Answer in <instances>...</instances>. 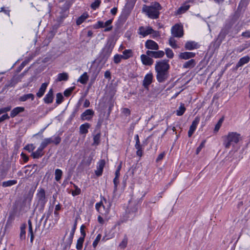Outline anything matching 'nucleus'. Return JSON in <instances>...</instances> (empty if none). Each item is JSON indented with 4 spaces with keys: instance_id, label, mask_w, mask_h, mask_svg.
Masks as SVG:
<instances>
[{
    "instance_id": "nucleus-1",
    "label": "nucleus",
    "mask_w": 250,
    "mask_h": 250,
    "mask_svg": "<svg viewBox=\"0 0 250 250\" xmlns=\"http://www.w3.org/2000/svg\"><path fill=\"white\" fill-rule=\"evenodd\" d=\"M162 9L160 4L156 1L151 2L150 5H144L142 11L146 13L148 18L151 19H157L159 17L160 10Z\"/></svg>"
},
{
    "instance_id": "nucleus-2",
    "label": "nucleus",
    "mask_w": 250,
    "mask_h": 250,
    "mask_svg": "<svg viewBox=\"0 0 250 250\" xmlns=\"http://www.w3.org/2000/svg\"><path fill=\"white\" fill-rule=\"evenodd\" d=\"M241 140L242 137L240 134L234 132H229L224 141L223 145L225 148H229L231 145L234 146Z\"/></svg>"
},
{
    "instance_id": "nucleus-3",
    "label": "nucleus",
    "mask_w": 250,
    "mask_h": 250,
    "mask_svg": "<svg viewBox=\"0 0 250 250\" xmlns=\"http://www.w3.org/2000/svg\"><path fill=\"white\" fill-rule=\"evenodd\" d=\"M168 62L169 60L167 59L156 62L155 66V70L169 72L170 65Z\"/></svg>"
},
{
    "instance_id": "nucleus-4",
    "label": "nucleus",
    "mask_w": 250,
    "mask_h": 250,
    "mask_svg": "<svg viewBox=\"0 0 250 250\" xmlns=\"http://www.w3.org/2000/svg\"><path fill=\"white\" fill-rule=\"evenodd\" d=\"M171 34L174 37L181 38L183 36V26L179 24H176L171 28Z\"/></svg>"
},
{
    "instance_id": "nucleus-5",
    "label": "nucleus",
    "mask_w": 250,
    "mask_h": 250,
    "mask_svg": "<svg viewBox=\"0 0 250 250\" xmlns=\"http://www.w3.org/2000/svg\"><path fill=\"white\" fill-rule=\"evenodd\" d=\"M156 72V79L160 83L165 82L169 77V72L155 70Z\"/></svg>"
},
{
    "instance_id": "nucleus-6",
    "label": "nucleus",
    "mask_w": 250,
    "mask_h": 250,
    "mask_svg": "<svg viewBox=\"0 0 250 250\" xmlns=\"http://www.w3.org/2000/svg\"><path fill=\"white\" fill-rule=\"evenodd\" d=\"M94 111L91 109H86L81 115V118L83 121H89L93 117Z\"/></svg>"
},
{
    "instance_id": "nucleus-7",
    "label": "nucleus",
    "mask_w": 250,
    "mask_h": 250,
    "mask_svg": "<svg viewBox=\"0 0 250 250\" xmlns=\"http://www.w3.org/2000/svg\"><path fill=\"white\" fill-rule=\"evenodd\" d=\"M146 54L151 58L157 59L163 57L165 55V52L161 50L158 51L147 50L146 52Z\"/></svg>"
},
{
    "instance_id": "nucleus-8",
    "label": "nucleus",
    "mask_w": 250,
    "mask_h": 250,
    "mask_svg": "<svg viewBox=\"0 0 250 250\" xmlns=\"http://www.w3.org/2000/svg\"><path fill=\"white\" fill-rule=\"evenodd\" d=\"M153 80V74L152 73L147 74L144 77L143 81V85L146 89H148L149 85Z\"/></svg>"
},
{
    "instance_id": "nucleus-9",
    "label": "nucleus",
    "mask_w": 250,
    "mask_h": 250,
    "mask_svg": "<svg viewBox=\"0 0 250 250\" xmlns=\"http://www.w3.org/2000/svg\"><path fill=\"white\" fill-rule=\"evenodd\" d=\"M122 162H121L120 164L118 166L117 168L115 171V177L113 179V183L114 185L115 190H116L118 185L119 183V178L120 175V170L122 168Z\"/></svg>"
},
{
    "instance_id": "nucleus-10",
    "label": "nucleus",
    "mask_w": 250,
    "mask_h": 250,
    "mask_svg": "<svg viewBox=\"0 0 250 250\" xmlns=\"http://www.w3.org/2000/svg\"><path fill=\"white\" fill-rule=\"evenodd\" d=\"M145 47L148 49L157 50L159 49L158 44L154 41L148 40L145 42Z\"/></svg>"
},
{
    "instance_id": "nucleus-11",
    "label": "nucleus",
    "mask_w": 250,
    "mask_h": 250,
    "mask_svg": "<svg viewBox=\"0 0 250 250\" xmlns=\"http://www.w3.org/2000/svg\"><path fill=\"white\" fill-rule=\"evenodd\" d=\"M141 59L143 64L145 65H151L154 62L153 59L150 57L147 56L146 54L141 55Z\"/></svg>"
},
{
    "instance_id": "nucleus-12",
    "label": "nucleus",
    "mask_w": 250,
    "mask_h": 250,
    "mask_svg": "<svg viewBox=\"0 0 250 250\" xmlns=\"http://www.w3.org/2000/svg\"><path fill=\"white\" fill-rule=\"evenodd\" d=\"M37 197L39 200V202H41V203H45L46 202V201L45 192L44 189L42 188L38 189Z\"/></svg>"
},
{
    "instance_id": "nucleus-13",
    "label": "nucleus",
    "mask_w": 250,
    "mask_h": 250,
    "mask_svg": "<svg viewBox=\"0 0 250 250\" xmlns=\"http://www.w3.org/2000/svg\"><path fill=\"white\" fill-rule=\"evenodd\" d=\"M199 47L198 43L194 41H188L185 44V48L186 50H192Z\"/></svg>"
},
{
    "instance_id": "nucleus-14",
    "label": "nucleus",
    "mask_w": 250,
    "mask_h": 250,
    "mask_svg": "<svg viewBox=\"0 0 250 250\" xmlns=\"http://www.w3.org/2000/svg\"><path fill=\"white\" fill-rule=\"evenodd\" d=\"M250 61V58L248 56H246L241 58L236 65L235 69L237 70L239 67L243 66L244 64L248 63Z\"/></svg>"
},
{
    "instance_id": "nucleus-15",
    "label": "nucleus",
    "mask_w": 250,
    "mask_h": 250,
    "mask_svg": "<svg viewBox=\"0 0 250 250\" xmlns=\"http://www.w3.org/2000/svg\"><path fill=\"white\" fill-rule=\"evenodd\" d=\"M139 34L143 37H145L149 34H151L152 32H153V29L150 26L147 27L146 29H145L144 27L141 26L139 28Z\"/></svg>"
},
{
    "instance_id": "nucleus-16",
    "label": "nucleus",
    "mask_w": 250,
    "mask_h": 250,
    "mask_svg": "<svg viewBox=\"0 0 250 250\" xmlns=\"http://www.w3.org/2000/svg\"><path fill=\"white\" fill-rule=\"evenodd\" d=\"M195 53L190 52H185L180 53L179 57L181 59L188 60L194 58L195 56Z\"/></svg>"
},
{
    "instance_id": "nucleus-17",
    "label": "nucleus",
    "mask_w": 250,
    "mask_h": 250,
    "mask_svg": "<svg viewBox=\"0 0 250 250\" xmlns=\"http://www.w3.org/2000/svg\"><path fill=\"white\" fill-rule=\"evenodd\" d=\"M44 102L46 104H50L53 101V91L52 89H50L45 95L43 99Z\"/></svg>"
},
{
    "instance_id": "nucleus-18",
    "label": "nucleus",
    "mask_w": 250,
    "mask_h": 250,
    "mask_svg": "<svg viewBox=\"0 0 250 250\" xmlns=\"http://www.w3.org/2000/svg\"><path fill=\"white\" fill-rule=\"evenodd\" d=\"M250 0H241L239 5L238 6L236 11L235 12L236 15H238L240 14L242 10L244 7H246L249 3V1Z\"/></svg>"
},
{
    "instance_id": "nucleus-19",
    "label": "nucleus",
    "mask_w": 250,
    "mask_h": 250,
    "mask_svg": "<svg viewBox=\"0 0 250 250\" xmlns=\"http://www.w3.org/2000/svg\"><path fill=\"white\" fill-rule=\"evenodd\" d=\"M105 162L104 160H101L98 163L95 174L99 176L102 175Z\"/></svg>"
},
{
    "instance_id": "nucleus-20",
    "label": "nucleus",
    "mask_w": 250,
    "mask_h": 250,
    "mask_svg": "<svg viewBox=\"0 0 250 250\" xmlns=\"http://www.w3.org/2000/svg\"><path fill=\"white\" fill-rule=\"evenodd\" d=\"M76 228H77V222H75L74 224V226L70 231L69 236L68 238H67V243H68L69 246H70L72 243L73 238L75 230L76 229Z\"/></svg>"
},
{
    "instance_id": "nucleus-21",
    "label": "nucleus",
    "mask_w": 250,
    "mask_h": 250,
    "mask_svg": "<svg viewBox=\"0 0 250 250\" xmlns=\"http://www.w3.org/2000/svg\"><path fill=\"white\" fill-rule=\"evenodd\" d=\"M43 149L40 146L36 151L32 153V156L35 159L41 157L43 155Z\"/></svg>"
},
{
    "instance_id": "nucleus-22",
    "label": "nucleus",
    "mask_w": 250,
    "mask_h": 250,
    "mask_svg": "<svg viewBox=\"0 0 250 250\" xmlns=\"http://www.w3.org/2000/svg\"><path fill=\"white\" fill-rule=\"evenodd\" d=\"M24 111L23 107H17L12 109L10 113V116L14 118L19 113L22 112Z\"/></svg>"
},
{
    "instance_id": "nucleus-23",
    "label": "nucleus",
    "mask_w": 250,
    "mask_h": 250,
    "mask_svg": "<svg viewBox=\"0 0 250 250\" xmlns=\"http://www.w3.org/2000/svg\"><path fill=\"white\" fill-rule=\"evenodd\" d=\"M48 84V83H43L42 84L38 92L37 93V96L38 97L41 98V97H42L43 95Z\"/></svg>"
},
{
    "instance_id": "nucleus-24",
    "label": "nucleus",
    "mask_w": 250,
    "mask_h": 250,
    "mask_svg": "<svg viewBox=\"0 0 250 250\" xmlns=\"http://www.w3.org/2000/svg\"><path fill=\"white\" fill-rule=\"evenodd\" d=\"M90 126V124L87 123L82 124L80 126V133L82 134H86Z\"/></svg>"
},
{
    "instance_id": "nucleus-25",
    "label": "nucleus",
    "mask_w": 250,
    "mask_h": 250,
    "mask_svg": "<svg viewBox=\"0 0 250 250\" xmlns=\"http://www.w3.org/2000/svg\"><path fill=\"white\" fill-rule=\"evenodd\" d=\"M109 25V20L106 21L105 22L99 21L97 23V25L98 27H102L104 28V31H108L109 30V27L108 26Z\"/></svg>"
},
{
    "instance_id": "nucleus-26",
    "label": "nucleus",
    "mask_w": 250,
    "mask_h": 250,
    "mask_svg": "<svg viewBox=\"0 0 250 250\" xmlns=\"http://www.w3.org/2000/svg\"><path fill=\"white\" fill-rule=\"evenodd\" d=\"M196 65L195 60L191 59L184 63L183 67L184 68H192Z\"/></svg>"
},
{
    "instance_id": "nucleus-27",
    "label": "nucleus",
    "mask_w": 250,
    "mask_h": 250,
    "mask_svg": "<svg viewBox=\"0 0 250 250\" xmlns=\"http://www.w3.org/2000/svg\"><path fill=\"white\" fill-rule=\"evenodd\" d=\"M68 79V74L66 72L62 73H59L57 75V78L56 81L58 82H61L62 81H66Z\"/></svg>"
},
{
    "instance_id": "nucleus-28",
    "label": "nucleus",
    "mask_w": 250,
    "mask_h": 250,
    "mask_svg": "<svg viewBox=\"0 0 250 250\" xmlns=\"http://www.w3.org/2000/svg\"><path fill=\"white\" fill-rule=\"evenodd\" d=\"M28 99H31L33 101L34 99V95L33 94L29 93L23 95L19 98V100L21 102H25Z\"/></svg>"
},
{
    "instance_id": "nucleus-29",
    "label": "nucleus",
    "mask_w": 250,
    "mask_h": 250,
    "mask_svg": "<svg viewBox=\"0 0 250 250\" xmlns=\"http://www.w3.org/2000/svg\"><path fill=\"white\" fill-rule=\"evenodd\" d=\"M135 3L134 0H127L125 5V8L129 11H130L134 7Z\"/></svg>"
},
{
    "instance_id": "nucleus-30",
    "label": "nucleus",
    "mask_w": 250,
    "mask_h": 250,
    "mask_svg": "<svg viewBox=\"0 0 250 250\" xmlns=\"http://www.w3.org/2000/svg\"><path fill=\"white\" fill-rule=\"evenodd\" d=\"M123 59L126 60L132 56V51L131 49H125L123 52Z\"/></svg>"
},
{
    "instance_id": "nucleus-31",
    "label": "nucleus",
    "mask_w": 250,
    "mask_h": 250,
    "mask_svg": "<svg viewBox=\"0 0 250 250\" xmlns=\"http://www.w3.org/2000/svg\"><path fill=\"white\" fill-rule=\"evenodd\" d=\"M88 80V76L86 72H84L79 78L78 81L82 84H85Z\"/></svg>"
},
{
    "instance_id": "nucleus-32",
    "label": "nucleus",
    "mask_w": 250,
    "mask_h": 250,
    "mask_svg": "<svg viewBox=\"0 0 250 250\" xmlns=\"http://www.w3.org/2000/svg\"><path fill=\"white\" fill-rule=\"evenodd\" d=\"M200 120V118L199 116H196L194 120L192 121L191 125L189 128L191 129L194 130V131L196 130L197 127V125L199 124Z\"/></svg>"
},
{
    "instance_id": "nucleus-33",
    "label": "nucleus",
    "mask_w": 250,
    "mask_h": 250,
    "mask_svg": "<svg viewBox=\"0 0 250 250\" xmlns=\"http://www.w3.org/2000/svg\"><path fill=\"white\" fill-rule=\"evenodd\" d=\"M186 110V109L185 107L184 104L181 103L180 106L178 108V109L176 111V115L179 116L183 115Z\"/></svg>"
},
{
    "instance_id": "nucleus-34",
    "label": "nucleus",
    "mask_w": 250,
    "mask_h": 250,
    "mask_svg": "<svg viewBox=\"0 0 250 250\" xmlns=\"http://www.w3.org/2000/svg\"><path fill=\"white\" fill-rule=\"evenodd\" d=\"M189 5L186 4L181 6L177 10L176 14L179 15L186 12L189 8Z\"/></svg>"
},
{
    "instance_id": "nucleus-35",
    "label": "nucleus",
    "mask_w": 250,
    "mask_h": 250,
    "mask_svg": "<svg viewBox=\"0 0 250 250\" xmlns=\"http://www.w3.org/2000/svg\"><path fill=\"white\" fill-rule=\"evenodd\" d=\"M28 234L30 235V241L32 242L34 239V235L33 232V229L32 226V222L31 220H29L28 221Z\"/></svg>"
},
{
    "instance_id": "nucleus-36",
    "label": "nucleus",
    "mask_w": 250,
    "mask_h": 250,
    "mask_svg": "<svg viewBox=\"0 0 250 250\" xmlns=\"http://www.w3.org/2000/svg\"><path fill=\"white\" fill-rule=\"evenodd\" d=\"M51 143H52V140L51 138H45L42 141L40 146H41V147H42L43 149H44L45 147H46V146L48 145Z\"/></svg>"
},
{
    "instance_id": "nucleus-37",
    "label": "nucleus",
    "mask_w": 250,
    "mask_h": 250,
    "mask_svg": "<svg viewBox=\"0 0 250 250\" xmlns=\"http://www.w3.org/2000/svg\"><path fill=\"white\" fill-rule=\"evenodd\" d=\"M135 147L137 150L136 151L137 155L139 157H141L143 155L142 145L140 143L135 144Z\"/></svg>"
},
{
    "instance_id": "nucleus-38",
    "label": "nucleus",
    "mask_w": 250,
    "mask_h": 250,
    "mask_svg": "<svg viewBox=\"0 0 250 250\" xmlns=\"http://www.w3.org/2000/svg\"><path fill=\"white\" fill-rule=\"evenodd\" d=\"M73 187L74 188V190H71V194L73 196H75L80 194L81 192V189L75 184H73Z\"/></svg>"
},
{
    "instance_id": "nucleus-39",
    "label": "nucleus",
    "mask_w": 250,
    "mask_h": 250,
    "mask_svg": "<svg viewBox=\"0 0 250 250\" xmlns=\"http://www.w3.org/2000/svg\"><path fill=\"white\" fill-rule=\"evenodd\" d=\"M26 225L22 224L21 226L20 238L21 239H24L26 236L25 231Z\"/></svg>"
},
{
    "instance_id": "nucleus-40",
    "label": "nucleus",
    "mask_w": 250,
    "mask_h": 250,
    "mask_svg": "<svg viewBox=\"0 0 250 250\" xmlns=\"http://www.w3.org/2000/svg\"><path fill=\"white\" fill-rule=\"evenodd\" d=\"M88 17L87 14H83L77 20L76 23L77 25L82 24Z\"/></svg>"
},
{
    "instance_id": "nucleus-41",
    "label": "nucleus",
    "mask_w": 250,
    "mask_h": 250,
    "mask_svg": "<svg viewBox=\"0 0 250 250\" xmlns=\"http://www.w3.org/2000/svg\"><path fill=\"white\" fill-rule=\"evenodd\" d=\"M127 211L128 212V214L131 215V216H128V218L133 217L135 216V213L137 211V207H136V205H135L132 208H130L128 207Z\"/></svg>"
},
{
    "instance_id": "nucleus-42",
    "label": "nucleus",
    "mask_w": 250,
    "mask_h": 250,
    "mask_svg": "<svg viewBox=\"0 0 250 250\" xmlns=\"http://www.w3.org/2000/svg\"><path fill=\"white\" fill-rule=\"evenodd\" d=\"M224 120V117L223 116L218 121V122L216 124V125L215 126V127H214V131L215 132H218L219 131V129L220 128V127H221V126L222 125V124Z\"/></svg>"
},
{
    "instance_id": "nucleus-43",
    "label": "nucleus",
    "mask_w": 250,
    "mask_h": 250,
    "mask_svg": "<svg viewBox=\"0 0 250 250\" xmlns=\"http://www.w3.org/2000/svg\"><path fill=\"white\" fill-rule=\"evenodd\" d=\"M84 240V239L80 237L77 240L76 248L78 250L82 249Z\"/></svg>"
},
{
    "instance_id": "nucleus-44",
    "label": "nucleus",
    "mask_w": 250,
    "mask_h": 250,
    "mask_svg": "<svg viewBox=\"0 0 250 250\" xmlns=\"http://www.w3.org/2000/svg\"><path fill=\"white\" fill-rule=\"evenodd\" d=\"M62 171L60 169H56L55 172V180L59 181L62 178Z\"/></svg>"
},
{
    "instance_id": "nucleus-45",
    "label": "nucleus",
    "mask_w": 250,
    "mask_h": 250,
    "mask_svg": "<svg viewBox=\"0 0 250 250\" xmlns=\"http://www.w3.org/2000/svg\"><path fill=\"white\" fill-rule=\"evenodd\" d=\"M17 183L16 180H8L7 181H5L2 183V186L3 187H7L13 186Z\"/></svg>"
},
{
    "instance_id": "nucleus-46",
    "label": "nucleus",
    "mask_w": 250,
    "mask_h": 250,
    "mask_svg": "<svg viewBox=\"0 0 250 250\" xmlns=\"http://www.w3.org/2000/svg\"><path fill=\"white\" fill-rule=\"evenodd\" d=\"M100 134H97L93 136V143H92L93 146H97L99 144L100 141Z\"/></svg>"
},
{
    "instance_id": "nucleus-47",
    "label": "nucleus",
    "mask_w": 250,
    "mask_h": 250,
    "mask_svg": "<svg viewBox=\"0 0 250 250\" xmlns=\"http://www.w3.org/2000/svg\"><path fill=\"white\" fill-rule=\"evenodd\" d=\"M169 44L174 49H177L178 48V46L176 43V41L173 37H170L169 38Z\"/></svg>"
},
{
    "instance_id": "nucleus-48",
    "label": "nucleus",
    "mask_w": 250,
    "mask_h": 250,
    "mask_svg": "<svg viewBox=\"0 0 250 250\" xmlns=\"http://www.w3.org/2000/svg\"><path fill=\"white\" fill-rule=\"evenodd\" d=\"M35 148V146L33 144H29L26 145L24 149L28 151L29 152L33 151Z\"/></svg>"
},
{
    "instance_id": "nucleus-49",
    "label": "nucleus",
    "mask_w": 250,
    "mask_h": 250,
    "mask_svg": "<svg viewBox=\"0 0 250 250\" xmlns=\"http://www.w3.org/2000/svg\"><path fill=\"white\" fill-rule=\"evenodd\" d=\"M165 51H166V56L167 58H168L169 59H172L173 58L174 53L171 49H170L169 48H166L165 49Z\"/></svg>"
},
{
    "instance_id": "nucleus-50",
    "label": "nucleus",
    "mask_w": 250,
    "mask_h": 250,
    "mask_svg": "<svg viewBox=\"0 0 250 250\" xmlns=\"http://www.w3.org/2000/svg\"><path fill=\"white\" fill-rule=\"evenodd\" d=\"M127 244V238L126 236H125L122 242L120 244L119 247L121 249H124L126 247Z\"/></svg>"
},
{
    "instance_id": "nucleus-51",
    "label": "nucleus",
    "mask_w": 250,
    "mask_h": 250,
    "mask_svg": "<svg viewBox=\"0 0 250 250\" xmlns=\"http://www.w3.org/2000/svg\"><path fill=\"white\" fill-rule=\"evenodd\" d=\"M206 142V141L204 140L201 142L200 146L197 148L196 150V154H198L201 151L202 149L205 147Z\"/></svg>"
},
{
    "instance_id": "nucleus-52",
    "label": "nucleus",
    "mask_w": 250,
    "mask_h": 250,
    "mask_svg": "<svg viewBox=\"0 0 250 250\" xmlns=\"http://www.w3.org/2000/svg\"><path fill=\"white\" fill-rule=\"evenodd\" d=\"M116 92V89L115 87H111L110 86V108H111V106H113V104H111V99L112 97L114 96Z\"/></svg>"
},
{
    "instance_id": "nucleus-53",
    "label": "nucleus",
    "mask_w": 250,
    "mask_h": 250,
    "mask_svg": "<svg viewBox=\"0 0 250 250\" xmlns=\"http://www.w3.org/2000/svg\"><path fill=\"white\" fill-rule=\"evenodd\" d=\"M100 3L101 1L100 0H95L93 3H91V7L93 9L95 10L99 7Z\"/></svg>"
},
{
    "instance_id": "nucleus-54",
    "label": "nucleus",
    "mask_w": 250,
    "mask_h": 250,
    "mask_svg": "<svg viewBox=\"0 0 250 250\" xmlns=\"http://www.w3.org/2000/svg\"><path fill=\"white\" fill-rule=\"evenodd\" d=\"M101 234H99L96 237L95 240L94 241L92 244V246L94 248H95L97 247V245L98 244L99 241L101 239Z\"/></svg>"
},
{
    "instance_id": "nucleus-55",
    "label": "nucleus",
    "mask_w": 250,
    "mask_h": 250,
    "mask_svg": "<svg viewBox=\"0 0 250 250\" xmlns=\"http://www.w3.org/2000/svg\"><path fill=\"white\" fill-rule=\"evenodd\" d=\"M122 59H123L122 55L116 54L114 57L113 61L115 63L117 64L120 62Z\"/></svg>"
},
{
    "instance_id": "nucleus-56",
    "label": "nucleus",
    "mask_w": 250,
    "mask_h": 250,
    "mask_svg": "<svg viewBox=\"0 0 250 250\" xmlns=\"http://www.w3.org/2000/svg\"><path fill=\"white\" fill-rule=\"evenodd\" d=\"M52 140V143L56 145L59 144L61 142V138L59 136H54L50 138Z\"/></svg>"
},
{
    "instance_id": "nucleus-57",
    "label": "nucleus",
    "mask_w": 250,
    "mask_h": 250,
    "mask_svg": "<svg viewBox=\"0 0 250 250\" xmlns=\"http://www.w3.org/2000/svg\"><path fill=\"white\" fill-rule=\"evenodd\" d=\"M63 100V96L62 94L60 93H59L56 95V103L57 104H60Z\"/></svg>"
},
{
    "instance_id": "nucleus-58",
    "label": "nucleus",
    "mask_w": 250,
    "mask_h": 250,
    "mask_svg": "<svg viewBox=\"0 0 250 250\" xmlns=\"http://www.w3.org/2000/svg\"><path fill=\"white\" fill-rule=\"evenodd\" d=\"M85 226L83 225L81 226L80 228V232H81V237L80 238H83V239L85 238V237L86 236V233L84 230Z\"/></svg>"
},
{
    "instance_id": "nucleus-59",
    "label": "nucleus",
    "mask_w": 250,
    "mask_h": 250,
    "mask_svg": "<svg viewBox=\"0 0 250 250\" xmlns=\"http://www.w3.org/2000/svg\"><path fill=\"white\" fill-rule=\"evenodd\" d=\"M165 156V152H163L162 153H161L157 157L156 160V162H160V161H161L164 157V156Z\"/></svg>"
},
{
    "instance_id": "nucleus-60",
    "label": "nucleus",
    "mask_w": 250,
    "mask_h": 250,
    "mask_svg": "<svg viewBox=\"0 0 250 250\" xmlns=\"http://www.w3.org/2000/svg\"><path fill=\"white\" fill-rule=\"evenodd\" d=\"M95 207H96V209L99 211H100L101 210L102 208H104L102 204L101 203H97L96 204Z\"/></svg>"
},
{
    "instance_id": "nucleus-61",
    "label": "nucleus",
    "mask_w": 250,
    "mask_h": 250,
    "mask_svg": "<svg viewBox=\"0 0 250 250\" xmlns=\"http://www.w3.org/2000/svg\"><path fill=\"white\" fill-rule=\"evenodd\" d=\"M21 156L24 162H26L28 161V157L25 154L22 152L21 153Z\"/></svg>"
},
{
    "instance_id": "nucleus-62",
    "label": "nucleus",
    "mask_w": 250,
    "mask_h": 250,
    "mask_svg": "<svg viewBox=\"0 0 250 250\" xmlns=\"http://www.w3.org/2000/svg\"><path fill=\"white\" fill-rule=\"evenodd\" d=\"M123 112L127 115H129L130 114V111L128 108H124L123 110Z\"/></svg>"
},
{
    "instance_id": "nucleus-63",
    "label": "nucleus",
    "mask_w": 250,
    "mask_h": 250,
    "mask_svg": "<svg viewBox=\"0 0 250 250\" xmlns=\"http://www.w3.org/2000/svg\"><path fill=\"white\" fill-rule=\"evenodd\" d=\"M89 106H90V102L89 101V100L86 99L84 102V103L83 104V106L84 108H86V107H89Z\"/></svg>"
},
{
    "instance_id": "nucleus-64",
    "label": "nucleus",
    "mask_w": 250,
    "mask_h": 250,
    "mask_svg": "<svg viewBox=\"0 0 250 250\" xmlns=\"http://www.w3.org/2000/svg\"><path fill=\"white\" fill-rule=\"evenodd\" d=\"M242 36L247 38H250V31H248L245 32H243L242 34Z\"/></svg>"
}]
</instances>
